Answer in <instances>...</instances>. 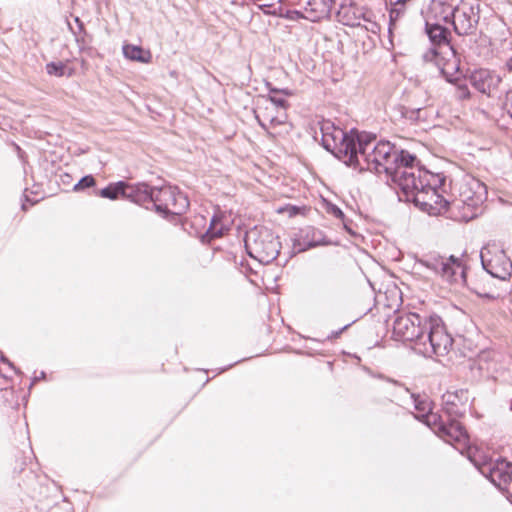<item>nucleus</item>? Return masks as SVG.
<instances>
[{"instance_id": "f257e3e1", "label": "nucleus", "mask_w": 512, "mask_h": 512, "mask_svg": "<svg viewBox=\"0 0 512 512\" xmlns=\"http://www.w3.org/2000/svg\"><path fill=\"white\" fill-rule=\"evenodd\" d=\"M395 145L389 141L376 142L374 134L361 132L357 140L356 161L348 166L359 167L377 174L385 173L387 183L396 169Z\"/></svg>"}, {"instance_id": "f03ea898", "label": "nucleus", "mask_w": 512, "mask_h": 512, "mask_svg": "<svg viewBox=\"0 0 512 512\" xmlns=\"http://www.w3.org/2000/svg\"><path fill=\"white\" fill-rule=\"evenodd\" d=\"M479 4L474 1H462L453 7L442 2L431 5V13L440 16L444 23L451 22L456 34L460 36L473 34L479 23Z\"/></svg>"}, {"instance_id": "7ed1b4c3", "label": "nucleus", "mask_w": 512, "mask_h": 512, "mask_svg": "<svg viewBox=\"0 0 512 512\" xmlns=\"http://www.w3.org/2000/svg\"><path fill=\"white\" fill-rule=\"evenodd\" d=\"M320 130L321 144L325 150L332 153L347 166L356 161V147L360 132L354 129L345 132L330 122L323 123Z\"/></svg>"}, {"instance_id": "20e7f679", "label": "nucleus", "mask_w": 512, "mask_h": 512, "mask_svg": "<svg viewBox=\"0 0 512 512\" xmlns=\"http://www.w3.org/2000/svg\"><path fill=\"white\" fill-rule=\"evenodd\" d=\"M425 325L426 332H423L421 342L415 351L424 357L444 356L453 345V338L447 332V329L440 316L429 314Z\"/></svg>"}, {"instance_id": "39448f33", "label": "nucleus", "mask_w": 512, "mask_h": 512, "mask_svg": "<svg viewBox=\"0 0 512 512\" xmlns=\"http://www.w3.org/2000/svg\"><path fill=\"white\" fill-rule=\"evenodd\" d=\"M244 243L247 254L264 265L276 260L281 249L278 236L265 227H254L247 231Z\"/></svg>"}, {"instance_id": "423d86ee", "label": "nucleus", "mask_w": 512, "mask_h": 512, "mask_svg": "<svg viewBox=\"0 0 512 512\" xmlns=\"http://www.w3.org/2000/svg\"><path fill=\"white\" fill-rule=\"evenodd\" d=\"M486 200L487 186L475 177L465 176L459 187V199L452 207L462 209L461 219L468 222L482 212Z\"/></svg>"}, {"instance_id": "0eeeda50", "label": "nucleus", "mask_w": 512, "mask_h": 512, "mask_svg": "<svg viewBox=\"0 0 512 512\" xmlns=\"http://www.w3.org/2000/svg\"><path fill=\"white\" fill-rule=\"evenodd\" d=\"M446 178L430 171H419L415 188L401 190L404 200L414 203L423 211L430 212L437 189L445 185Z\"/></svg>"}, {"instance_id": "6e6552de", "label": "nucleus", "mask_w": 512, "mask_h": 512, "mask_svg": "<svg viewBox=\"0 0 512 512\" xmlns=\"http://www.w3.org/2000/svg\"><path fill=\"white\" fill-rule=\"evenodd\" d=\"M467 457L487 480H512V462L506 458L492 459L477 447H468Z\"/></svg>"}, {"instance_id": "1a4fd4ad", "label": "nucleus", "mask_w": 512, "mask_h": 512, "mask_svg": "<svg viewBox=\"0 0 512 512\" xmlns=\"http://www.w3.org/2000/svg\"><path fill=\"white\" fill-rule=\"evenodd\" d=\"M429 314L415 312L402 313L396 316L392 326V338L396 341L413 343V349L421 342Z\"/></svg>"}, {"instance_id": "9d476101", "label": "nucleus", "mask_w": 512, "mask_h": 512, "mask_svg": "<svg viewBox=\"0 0 512 512\" xmlns=\"http://www.w3.org/2000/svg\"><path fill=\"white\" fill-rule=\"evenodd\" d=\"M480 260L482 268L492 277L505 281L511 277L512 261L503 247L490 241L481 248Z\"/></svg>"}, {"instance_id": "9b49d317", "label": "nucleus", "mask_w": 512, "mask_h": 512, "mask_svg": "<svg viewBox=\"0 0 512 512\" xmlns=\"http://www.w3.org/2000/svg\"><path fill=\"white\" fill-rule=\"evenodd\" d=\"M396 169L392 172L391 182L399 187L400 190L415 188L419 171H427L418 166L419 161L414 154L406 150H398L395 147Z\"/></svg>"}, {"instance_id": "f8f14e48", "label": "nucleus", "mask_w": 512, "mask_h": 512, "mask_svg": "<svg viewBox=\"0 0 512 512\" xmlns=\"http://www.w3.org/2000/svg\"><path fill=\"white\" fill-rule=\"evenodd\" d=\"M441 18L434 13H429L425 20V31L430 40L431 47L423 54L424 62L444 52V46L453 47L450 42V31L440 23Z\"/></svg>"}, {"instance_id": "ddd939ff", "label": "nucleus", "mask_w": 512, "mask_h": 512, "mask_svg": "<svg viewBox=\"0 0 512 512\" xmlns=\"http://www.w3.org/2000/svg\"><path fill=\"white\" fill-rule=\"evenodd\" d=\"M189 206L187 197L176 187L164 186L156 188L154 208L158 213L182 214Z\"/></svg>"}, {"instance_id": "4468645a", "label": "nucleus", "mask_w": 512, "mask_h": 512, "mask_svg": "<svg viewBox=\"0 0 512 512\" xmlns=\"http://www.w3.org/2000/svg\"><path fill=\"white\" fill-rule=\"evenodd\" d=\"M427 63L434 64L439 73L445 77L448 82L459 80L460 60L454 47L444 46V52L439 53L437 58H431Z\"/></svg>"}, {"instance_id": "2eb2a0df", "label": "nucleus", "mask_w": 512, "mask_h": 512, "mask_svg": "<svg viewBox=\"0 0 512 512\" xmlns=\"http://www.w3.org/2000/svg\"><path fill=\"white\" fill-rule=\"evenodd\" d=\"M436 276L450 284H464L466 282V267L461 258L454 255L443 257Z\"/></svg>"}, {"instance_id": "dca6fc26", "label": "nucleus", "mask_w": 512, "mask_h": 512, "mask_svg": "<svg viewBox=\"0 0 512 512\" xmlns=\"http://www.w3.org/2000/svg\"><path fill=\"white\" fill-rule=\"evenodd\" d=\"M389 115L394 122L404 125H413L427 119V114L423 107L406 106L400 103L390 108Z\"/></svg>"}, {"instance_id": "f3484780", "label": "nucleus", "mask_w": 512, "mask_h": 512, "mask_svg": "<svg viewBox=\"0 0 512 512\" xmlns=\"http://www.w3.org/2000/svg\"><path fill=\"white\" fill-rule=\"evenodd\" d=\"M431 428L445 441L462 442L466 441L468 438L464 426L456 419L444 420L442 416H440V420L437 421L436 425H432Z\"/></svg>"}, {"instance_id": "a211bd4d", "label": "nucleus", "mask_w": 512, "mask_h": 512, "mask_svg": "<svg viewBox=\"0 0 512 512\" xmlns=\"http://www.w3.org/2000/svg\"><path fill=\"white\" fill-rule=\"evenodd\" d=\"M471 85L482 94L490 96L491 92L498 88L501 77L488 69L475 70L470 75Z\"/></svg>"}, {"instance_id": "6ab92c4d", "label": "nucleus", "mask_w": 512, "mask_h": 512, "mask_svg": "<svg viewBox=\"0 0 512 512\" xmlns=\"http://www.w3.org/2000/svg\"><path fill=\"white\" fill-rule=\"evenodd\" d=\"M364 10V7H360L353 2L348 4L343 2L336 13V18L338 22L345 26L357 27L360 26L361 20L370 22V17Z\"/></svg>"}, {"instance_id": "aec40b11", "label": "nucleus", "mask_w": 512, "mask_h": 512, "mask_svg": "<svg viewBox=\"0 0 512 512\" xmlns=\"http://www.w3.org/2000/svg\"><path fill=\"white\" fill-rule=\"evenodd\" d=\"M299 248L300 252L317 246L334 245L335 243L326 238L324 232L313 226L302 228L299 232Z\"/></svg>"}, {"instance_id": "412c9836", "label": "nucleus", "mask_w": 512, "mask_h": 512, "mask_svg": "<svg viewBox=\"0 0 512 512\" xmlns=\"http://www.w3.org/2000/svg\"><path fill=\"white\" fill-rule=\"evenodd\" d=\"M157 187H152L144 182L129 184L126 188V199L138 204H151L154 207V198Z\"/></svg>"}, {"instance_id": "4be33fe9", "label": "nucleus", "mask_w": 512, "mask_h": 512, "mask_svg": "<svg viewBox=\"0 0 512 512\" xmlns=\"http://www.w3.org/2000/svg\"><path fill=\"white\" fill-rule=\"evenodd\" d=\"M411 398L413 399L414 408L418 411L415 417L423 421L429 427L436 425L437 421L440 420V415L431 412L428 399L416 394H411Z\"/></svg>"}, {"instance_id": "5701e85b", "label": "nucleus", "mask_w": 512, "mask_h": 512, "mask_svg": "<svg viewBox=\"0 0 512 512\" xmlns=\"http://www.w3.org/2000/svg\"><path fill=\"white\" fill-rule=\"evenodd\" d=\"M122 51L125 58L140 63H149L152 58L149 50H145L137 45L125 44L122 47Z\"/></svg>"}, {"instance_id": "b1692460", "label": "nucleus", "mask_w": 512, "mask_h": 512, "mask_svg": "<svg viewBox=\"0 0 512 512\" xmlns=\"http://www.w3.org/2000/svg\"><path fill=\"white\" fill-rule=\"evenodd\" d=\"M127 186L128 183L123 180L109 183L106 187L96 192V195L110 200H117L120 196L126 198Z\"/></svg>"}, {"instance_id": "393cba45", "label": "nucleus", "mask_w": 512, "mask_h": 512, "mask_svg": "<svg viewBox=\"0 0 512 512\" xmlns=\"http://www.w3.org/2000/svg\"><path fill=\"white\" fill-rule=\"evenodd\" d=\"M444 256L438 254H428L421 259L417 260V263L430 271H432L435 275H437L440 264L443 260Z\"/></svg>"}, {"instance_id": "a878e982", "label": "nucleus", "mask_w": 512, "mask_h": 512, "mask_svg": "<svg viewBox=\"0 0 512 512\" xmlns=\"http://www.w3.org/2000/svg\"><path fill=\"white\" fill-rule=\"evenodd\" d=\"M219 224H220V220L216 216H213L210 221V225H209L207 231L202 236L203 242H210L211 240L221 237L223 235L225 229H224L223 225H221L218 228Z\"/></svg>"}, {"instance_id": "bb28decb", "label": "nucleus", "mask_w": 512, "mask_h": 512, "mask_svg": "<svg viewBox=\"0 0 512 512\" xmlns=\"http://www.w3.org/2000/svg\"><path fill=\"white\" fill-rule=\"evenodd\" d=\"M441 192H444L443 187L441 189H437L434 201L432 203V207L430 208V214H438L443 211H446L452 204L449 203L448 200H446Z\"/></svg>"}, {"instance_id": "cd10ccee", "label": "nucleus", "mask_w": 512, "mask_h": 512, "mask_svg": "<svg viewBox=\"0 0 512 512\" xmlns=\"http://www.w3.org/2000/svg\"><path fill=\"white\" fill-rule=\"evenodd\" d=\"M274 16H278L290 21H297L300 19H306V16L303 12L299 10H285L281 6L274 8L273 11L269 12Z\"/></svg>"}, {"instance_id": "c85d7f7f", "label": "nucleus", "mask_w": 512, "mask_h": 512, "mask_svg": "<svg viewBox=\"0 0 512 512\" xmlns=\"http://www.w3.org/2000/svg\"><path fill=\"white\" fill-rule=\"evenodd\" d=\"M467 392L460 390L456 391L455 393L448 392L444 395L445 398V405L446 406H452V408H456L455 415L461 416L463 411L460 409L458 402L461 401L462 397L466 395Z\"/></svg>"}, {"instance_id": "c756f323", "label": "nucleus", "mask_w": 512, "mask_h": 512, "mask_svg": "<svg viewBox=\"0 0 512 512\" xmlns=\"http://www.w3.org/2000/svg\"><path fill=\"white\" fill-rule=\"evenodd\" d=\"M407 0H396L393 4L392 8L389 11V31H391V27L395 25L396 21H398L405 12V3Z\"/></svg>"}, {"instance_id": "7c9ffc66", "label": "nucleus", "mask_w": 512, "mask_h": 512, "mask_svg": "<svg viewBox=\"0 0 512 512\" xmlns=\"http://www.w3.org/2000/svg\"><path fill=\"white\" fill-rule=\"evenodd\" d=\"M74 22L76 24L77 30H75L69 22L68 27L70 31L76 36V42L80 45V43H84V36H86L87 32L83 21L78 16L74 17Z\"/></svg>"}, {"instance_id": "2f4dec72", "label": "nucleus", "mask_w": 512, "mask_h": 512, "mask_svg": "<svg viewBox=\"0 0 512 512\" xmlns=\"http://www.w3.org/2000/svg\"><path fill=\"white\" fill-rule=\"evenodd\" d=\"M8 371L13 372L15 374L20 373V371L14 366V364L9 361L2 353H0V375L8 379L10 378V375L8 374Z\"/></svg>"}, {"instance_id": "473e14b6", "label": "nucleus", "mask_w": 512, "mask_h": 512, "mask_svg": "<svg viewBox=\"0 0 512 512\" xmlns=\"http://www.w3.org/2000/svg\"><path fill=\"white\" fill-rule=\"evenodd\" d=\"M319 1V9L314 10L318 16H314V18H329L335 0H318Z\"/></svg>"}, {"instance_id": "72a5a7b5", "label": "nucleus", "mask_w": 512, "mask_h": 512, "mask_svg": "<svg viewBox=\"0 0 512 512\" xmlns=\"http://www.w3.org/2000/svg\"><path fill=\"white\" fill-rule=\"evenodd\" d=\"M96 185V180L93 175H85L83 176L77 183L73 185V191L80 192L87 188L94 187Z\"/></svg>"}, {"instance_id": "f704fd0d", "label": "nucleus", "mask_w": 512, "mask_h": 512, "mask_svg": "<svg viewBox=\"0 0 512 512\" xmlns=\"http://www.w3.org/2000/svg\"><path fill=\"white\" fill-rule=\"evenodd\" d=\"M305 12L307 13L306 19L311 22H318L323 18H314V16H318V13L314 10L319 9V1L318 0H308L305 5Z\"/></svg>"}, {"instance_id": "c9c22d12", "label": "nucleus", "mask_w": 512, "mask_h": 512, "mask_svg": "<svg viewBox=\"0 0 512 512\" xmlns=\"http://www.w3.org/2000/svg\"><path fill=\"white\" fill-rule=\"evenodd\" d=\"M65 64L61 61L59 62H49L46 64V72L49 75L62 77L65 74Z\"/></svg>"}, {"instance_id": "e433bc0d", "label": "nucleus", "mask_w": 512, "mask_h": 512, "mask_svg": "<svg viewBox=\"0 0 512 512\" xmlns=\"http://www.w3.org/2000/svg\"><path fill=\"white\" fill-rule=\"evenodd\" d=\"M491 484L512 503V482H491Z\"/></svg>"}, {"instance_id": "4c0bfd02", "label": "nucleus", "mask_w": 512, "mask_h": 512, "mask_svg": "<svg viewBox=\"0 0 512 512\" xmlns=\"http://www.w3.org/2000/svg\"><path fill=\"white\" fill-rule=\"evenodd\" d=\"M455 96L458 100H467L470 98L471 93L467 85L459 84L456 86Z\"/></svg>"}, {"instance_id": "58836bf2", "label": "nucleus", "mask_w": 512, "mask_h": 512, "mask_svg": "<svg viewBox=\"0 0 512 512\" xmlns=\"http://www.w3.org/2000/svg\"><path fill=\"white\" fill-rule=\"evenodd\" d=\"M327 212L333 215L335 218L340 219L342 221L345 220V214L343 211L335 204H329L327 206Z\"/></svg>"}, {"instance_id": "ea45409f", "label": "nucleus", "mask_w": 512, "mask_h": 512, "mask_svg": "<svg viewBox=\"0 0 512 512\" xmlns=\"http://www.w3.org/2000/svg\"><path fill=\"white\" fill-rule=\"evenodd\" d=\"M503 110L507 112V114L512 119V91H508L506 93L504 102H503Z\"/></svg>"}, {"instance_id": "a19ab883", "label": "nucleus", "mask_w": 512, "mask_h": 512, "mask_svg": "<svg viewBox=\"0 0 512 512\" xmlns=\"http://www.w3.org/2000/svg\"><path fill=\"white\" fill-rule=\"evenodd\" d=\"M269 100L276 106L280 108H286L288 106V102L285 98L280 97L278 95H269Z\"/></svg>"}, {"instance_id": "79ce46f5", "label": "nucleus", "mask_w": 512, "mask_h": 512, "mask_svg": "<svg viewBox=\"0 0 512 512\" xmlns=\"http://www.w3.org/2000/svg\"><path fill=\"white\" fill-rule=\"evenodd\" d=\"M353 322L351 323H348L346 325H344L341 329L337 330V331H332L328 336H327V340H333L337 337H339L348 327H350L352 325Z\"/></svg>"}, {"instance_id": "37998d69", "label": "nucleus", "mask_w": 512, "mask_h": 512, "mask_svg": "<svg viewBox=\"0 0 512 512\" xmlns=\"http://www.w3.org/2000/svg\"><path fill=\"white\" fill-rule=\"evenodd\" d=\"M267 87L269 89V95H278L279 93H282L284 95H291V92L287 89H277L275 87H272L270 83H267Z\"/></svg>"}, {"instance_id": "c03bdc74", "label": "nucleus", "mask_w": 512, "mask_h": 512, "mask_svg": "<svg viewBox=\"0 0 512 512\" xmlns=\"http://www.w3.org/2000/svg\"><path fill=\"white\" fill-rule=\"evenodd\" d=\"M475 293L477 295H479L480 297L486 298V299H489V300H495L497 298V296L494 295L493 293H486V292H481V291H478V290H475Z\"/></svg>"}, {"instance_id": "a18cd8bd", "label": "nucleus", "mask_w": 512, "mask_h": 512, "mask_svg": "<svg viewBox=\"0 0 512 512\" xmlns=\"http://www.w3.org/2000/svg\"><path fill=\"white\" fill-rule=\"evenodd\" d=\"M285 211L288 212L289 216H295L298 214L299 212V207L297 206H293V205H288L286 208H285Z\"/></svg>"}, {"instance_id": "49530a36", "label": "nucleus", "mask_w": 512, "mask_h": 512, "mask_svg": "<svg viewBox=\"0 0 512 512\" xmlns=\"http://www.w3.org/2000/svg\"><path fill=\"white\" fill-rule=\"evenodd\" d=\"M456 408H452V406L445 405V411L449 415L448 419H456L458 416L455 415Z\"/></svg>"}, {"instance_id": "de8ad7c7", "label": "nucleus", "mask_w": 512, "mask_h": 512, "mask_svg": "<svg viewBox=\"0 0 512 512\" xmlns=\"http://www.w3.org/2000/svg\"><path fill=\"white\" fill-rule=\"evenodd\" d=\"M62 183L69 185L71 182V176L67 173H64L60 176Z\"/></svg>"}, {"instance_id": "09e8293b", "label": "nucleus", "mask_w": 512, "mask_h": 512, "mask_svg": "<svg viewBox=\"0 0 512 512\" xmlns=\"http://www.w3.org/2000/svg\"><path fill=\"white\" fill-rule=\"evenodd\" d=\"M506 68L512 72V56L506 61Z\"/></svg>"}, {"instance_id": "8fccbe9b", "label": "nucleus", "mask_w": 512, "mask_h": 512, "mask_svg": "<svg viewBox=\"0 0 512 512\" xmlns=\"http://www.w3.org/2000/svg\"><path fill=\"white\" fill-rule=\"evenodd\" d=\"M270 123H271V124L280 125V124H282V123H283V121L278 120V119H277V118H275V117H271V118H270Z\"/></svg>"}, {"instance_id": "3c124183", "label": "nucleus", "mask_w": 512, "mask_h": 512, "mask_svg": "<svg viewBox=\"0 0 512 512\" xmlns=\"http://www.w3.org/2000/svg\"><path fill=\"white\" fill-rule=\"evenodd\" d=\"M343 224H344V228H345V230H346L348 233H350V234H352V235H354V234H355V233L352 231V229L348 226V224L345 222V220L343 221Z\"/></svg>"}, {"instance_id": "603ef678", "label": "nucleus", "mask_w": 512, "mask_h": 512, "mask_svg": "<svg viewBox=\"0 0 512 512\" xmlns=\"http://www.w3.org/2000/svg\"><path fill=\"white\" fill-rule=\"evenodd\" d=\"M257 120H258V123L261 127H263L264 129H266V125L264 124V122L261 121L260 117L257 115L256 116Z\"/></svg>"}, {"instance_id": "864d4df0", "label": "nucleus", "mask_w": 512, "mask_h": 512, "mask_svg": "<svg viewBox=\"0 0 512 512\" xmlns=\"http://www.w3.org/2000/svg\"><path fill=\"white\" fill-rule=\"evenodd\" d=\"M230 367H232V365H229L228 367L220 369V371L218 373H222V372L226 371Z\"/></svg>"}, {"instance_id": "5fc2aeb1", "label": "nucleus", "mask_w": 512, "mask_h": 512, "mask_svg": "<svg viewBox=\"0 0 512 512\" xmlns=\"http://www.w3.org/2000/svg\"><path fill=\"white\" fill-rule=\"evenodd\" d=\"M37 380H38V378H37V377H35V378L32 380V382H31L30 386L34 385V383H35Z\"/></svg>"}, {"instance_id": "6e6d98bb", "label": "nucleus", "mask_w": 512, "mask_h": 512, "mask_svg": "<svg viewBox=\"0 0 512 512\" xmlns=\"http://www.w3.org/2000/svg\"><path fill=\"white\" fill-rule=\"evenodd\" d=\"M44 377H45V373L41 372V375H39V378H44Z\"/></svg>"}, {"instance_id": "4d7b16f0", "label": "nucleus", "mask_w": 512, "mask_h": 512, "mask_svg": "<svg viewBox=\"0 0 512 512\" xmlns=\"http://www.w3.org/2000/svg\"><path fill=\"white\" fill-rule=\"evenodd\" d=\"M44 377H45V373L41 372V375H39V378H44Z\"/></svg>"}]
</instances>
